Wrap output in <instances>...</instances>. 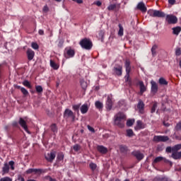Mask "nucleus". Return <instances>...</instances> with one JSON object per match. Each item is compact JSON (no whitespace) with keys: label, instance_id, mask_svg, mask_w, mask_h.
I'll list each match as a JSON object with an SVG mask.
<instances>
[{"label":"nucleus","instance_id":"1","mask_svg":"<svg viewBox=\"0 0 181 181\" xmlns=\"http://www.w3.org/2000/svg\"><path fill=\"white\" fill-rule=\"evenodd\" d=\"M125 119H127L125 114H124V112H119L116 115L115 122L119 128H124V127H125V124H124V122L122 121H125Z\"/></svg>","mask_w":181,"mask_h":181},{"label":"nucleus","instance_id":"2","mask_svg":"<svg viewBox=\"0 0 181 181\" xmlns=\"http://www.w3.org/2000/svg\"><path fill=\"white\" fill-rule=\"evenodd\" d=\"M124 67L126 69V75L124 76V80L126 83H129L131 84L132 83V80L129 78V74L131 73V62L129 59L125 61Z\"/></svg>","mask_w":181,"mask_h":181},{"label":"nucleus","instance_id":"3","mask_svg":"<svg viewBox=\"0 0 181 181\" xmlns=\"http://www.w3.org/2000/svg\"><path fill=\"white\" fill-rule=\"evenodd\" d=\"M79 45L82 49H86V50H91V48L93 47V42L88 38L82 39L80 41Z\"/></svg>","mask_w":181,"mask_h":181},{"label":"nucleus","instance_id":"4","mask_svg":"<svg viewBox=\"0 0 181 181\" xmlns=\"http://www.w3.org/2000/svg\"><path fill=\"white\" fill-rule=\"evenodd\" d=\"M147 13L149 16H151V18H165V16H166L165 12L159 10L150 9L147 11Z\"/></svg>","mask_w":181,"mask_h":181},{"label":"nucleus","instance_id":"5","mask_svg":"<svg viewBox=\"0 0 181 181\" xmlns=\"http://www.w3.org/2000/svg\"><path fill=\"white\" fill-rule=\"evenodd\" d=\"M63 117L65 119H69V118H71L72 122H74L76 121V115L70 109H66L64 110Z\"/></svg>","mask_w":181,"mask_h":181},{"label":"nucleus","instance_id":"6","mask_svg":"<svg viewBox=\"0 0 181 181\" xmlns=\"http://www.w3.org/2000/svg\"><path fill=\"white\" fill-rule=\"evenodd\" d=\"M45 170L41 168H30L25 171L26 175H30L35 173V175H41V173H45Z\"/></svg>","mask_w":181,"mask_h":181},{"label":"nucleus","instance_id":"7","mask_svg":"<svg viewBox=\"0 0 181 181\" xmlns=\"http://www.w3.org/2000/svg\"><path fill=\"white\" fill-rule=\"evenodd\" d=\"M64 55L66 59H71L76 55V51H74V49H71V47H69V49L66 48Z\"/></svg>","mask_w":181,"mask_h":181},{"label":"nucleus","instance_id":"8","mask_svg":"<svg viewBox=\"0 0 181 181\" xmlns=\"http://www.w3.org/2000/svg\"><path fill=\"white\" fill-rule=\"evenodd\" d=\"M166 21L169 25H175V23H177V17L173 15H167Z\"/></svg>","mask_w":181,"mask_h":181},{"label":"nucleus","instance_id":"9","mask_svg":"<svg viewBox=\"0 0 181 181\" xmlns=\"http://www.w3.org/2000/svg\"><path fill=\"white\" fill-rule=\"evenodd\" d=\"M105 108L107 111H111V110H112V95H109L107 96Z\"/></svg>","mask_w":181,"mask_h":181},{"label":"nucleus","instance_id":"10","mask_svg":"<svg viewBox=\"0 0 181 181\" xmlns=\"http://www.w3.org/2000/svg\"><path fill=\"white\" fill-rule=\"evenodd\" d=\"M153 141L154 142H166L169 141L168 136H154Z\"/></svg>","mask_w":181,"mask_h":181},{"label":"nucleus","instance_id":"11","mask_svg":"<svg viewBox=\"0 0 181 181\" xmlns=\"http://www.w3.org/2000/svg\"><path fill=\"white\" fill-rule=\"evenodd\" d=\"M132 155H133V156H135V158L139 161L142 160V159H144V158H145V156L144 155V153H141V151H133L132 153Z\"/></svg>","mask_w":181,"mask_h":181},{"label":"nucleus","instance_id":"12","mask_svg":"<svg viewBox=\"0 0 181 181\" xmlns=\"http://www.w3.org/2000/svg\"><path fill=\"white\" fill-rule=\"evenodd\" d=\"M56 158V152L52 151L50 153H48L45 156V159L47 160V162H53Z\"/></svg>","mask_w":181,"mask_h":181},{"label":"nucleus","instance_id":"13","mask_svg":"<svg viewBox=\"0 0 181 181\" xmlns=\"http://www.w3.org/2000/svg\"><path fill=\"white\" fill-rule=\"evenodd\" d=\"M18 124L21 125L22 128H23L25 132H28V134H30V132H29V130L28 129V124H26V121H25L23 118L20 117Z\"/></svg>","mask_w":181,"mask_h":181},{"label":"nucleus","instance_id":"14","mask_svg":"<svg viewBox=\"0 0 181 181\" xmlns=\"http://www.w3.org/2000/svg\"><path fill=\"white\" fill-rule=\"evenodd\" d=\"M136 8H137V9H139V11H141V12H142L143 13H146V11H148V8L145 6V3H144L142 1L139 2L137 4Z\"/></svg>","mask_w":181,"mask_h":181},{"label":"nucleus","instance_id":"15","mask_svg":"<svg viewBox=\"0 0 181 181\" xmlns=\"http://www.w3.org/2000/svg\"><path fill=\"white\" fill-rule=\"evenodd\" d=\"M26 54L28 60H33V57H35V51L32 50L30 48H28L26 51Z\"/></svg>","mask_w":181,"mask_h":181},{"label":"nucleus","instance_id":"16","mask_svg":"<svg viewBox=\"0 0 181 181\" xmlns=\"http://www.w3.org/2000/svg\"><path fill=\"white\" fill-rule=\"evenodd\" d=\"M137 108L139 109V112H140V114H144L145 103H144V101H142V100H139V103L137 104Z\"/></svg>","mask_w":181,"mask_h":181},{"label":"nucleus","instance_id":"17","mask_svg":"<svg viewBox=\"0 0 181 181\" xmlns=\"http://www.w3.org/2000/svg\"><path fill=\"white\" fill-rule=\"evenodd\" d=\"M151 93L152 94H156V93H158V83H156V82L152 81L151 82Z\"/></svg>","mask_w":181,"mask_h":181},{"label":"nucleus","instance_id":"18","mask_svg":"<svg viewBox=\"0 0 181 181\" xmlns=\"http://www.w3.org/2000/svg\"><path fill=\"white\" fill-rule=\"evenodd\" d=\"M144 128H145V124H144V122H142V121L141 120H137L136 125L134 127V129L136 131H138L139 129H144Z\"/></svg>","mask_w":181,"mask_h":181},{"label":"nucleus","instance_id":"19","mask_svg":"<svg viewBox=\"0 0 181 181\" xmlns=\"http://www.w3.org/2000/svg\"><path fill=\"white\" fill-rule=\"evenodd\" d=\"M139 86L140 88V95H142L145 91H146V88L145 87V84L144 83V81H139Z\"/></svg>","mask_w":181,"mask_h":181},{"label":"nucleus","instance_id":"20","mask_svg":"<svg viewBox=\"0 0 181 181\" xmlns=\"http://www.w3.org/2000/svg\"><path fill=\"white\" fill-rule=\"evenodd\" d=\"M97 149L100 152V153H102V155H105V153L108 152V148H107V147H105L104 146H98Z\"/></svg>","mask_w":181,"mask_h":181},{"label":"nucleus","instance_id":"21","mask_svg":"<svg viewBox=\"0 0 181 181\" xmlns=\"http://www.w3.org/2000/svg\"><path fill=\"white\" fill-rule=\"evenodd\" d=\"M95 107L99 111H103V109L104 108V104L101 101L98 100L95 103Z\"/></svg>","mask_w":181,"mask_h":181},{"label":"nucleus","instance_id":"22","mask_svg":"<svg viewBox=\"0 0 181 181\" xmlns=\"http://www.w3.org/2000/svg\"><path fill=\"white\" fill-rule=\"evenodd\" d=\"M81 114H87L88 112V105L83 104L80 108Z\"/></svg>","mask_w":181,"mask_h":181},{"label":"nucleus","instance_id":"23","mask_svg":"<svg viewBox=\"0 0 181 181\" xmlns=\"http://www.w3.org/2000/svg\"><path fill=\"white\" fill-rule=\"evenodd\" d=\"M171 158H173V159H175V160L180 159L181 158V151L173 152V153L171 155Z\"/></svg>","mask_w":181,"mask_h":181},{"label":"nucleus","instance_id":"24","mask_svg":"<svg viewBox=\"0 0 181 181\" xmlns=\"http://www.w3.org/2000/svg\"><path fill=\"white\" fill-rule=\"evenodd\" d=\"M153 181H172V180L168 178V177H156L153 179Z\"/></svg>","mask_w":181,"mask_h":181},{"label":"nucleus","instance_id":"25","mask_svg":"<svg viewBox=\"0 0 181 181\" xmlns=\"http://www.w3.org/2000/svg\"><path fill=\"white\" fill-rule=\"evenodd\" d=\"M172 30H173V34L177 36L179 35V33L181 32V28L179 26H177L175 28H173Z\"/></svg>","mask_w":181,"mask_h":181},{"label":"nucleus","instance_id":"26","mask_svg":"<svg viewBox=\"0 0 181 181\" xmlns=\"http://www.w3.org/2000/svg\"><path fill=\"white\" fill-rule=\"evenodd\" d=\"M115 73L116 76H122V66H119L118 68H115Z\"/></svg>","mask_w":181,"mask_h":181},{"label":"nucleus","instance_id":"27","mask_svg":"<svg viewBox=\"0 0 181 181\" xmlns=\"http://www.w3.org/2000/svg\"><path fill=\"white\" fill-rule=\"evenodd\" d=\"M3 175H5V173H9V165L8 163H5L4 165L2 168Z\"/></svg>","mask_w":181,"mask_h":181},{"label":"nucleus","instance_id":"28","mask_svg":"<svg viewBox=\"0 0 181 181\" xmlns=\"http://www.w3.org/2000/svg\"><path fill=\"white\" fill-rule=\"evenodd\" d=\"M80 107H81V103H79L78 105H74L72 106V110L76 111L78 115L80 114Z\"/></svg>","mask_w":181,"mask_h":181},{"label":"nucleus","instance_id":"29","mask_svg":"<svg viewBox=\"0 0 181 181\" xmlns=\"http://www.w3.org/2000/svg\"><path fill=\"white\" fill-rule=\"evenodd\" d=\"M35 91L37 93L38 95H40L43 93V87L42 86H35Z\"/></svg>","mask_w":181,"mask_h":181},{"label":"nucleus","instance_id":"30","mask_svg":"<svg viewBox=\"0 0 181 181\" xmlns=\"http://www.w3.org/2000/svg\"><path fill=\"white\" fill-rule=\"evenodd\" d=\"M50 66L54 69V70H59V64L54 62L53 60H50Z\"/></svg>","mask_w":181,"mask_h":181},{"label":"nucleus","instance_id":"31","mask_svg":"<svg viewBox=\"0 0 181 181\" xmlns=\"http://www.w3.org/2000/svg\"><path fill=\"white\" fill-rule=\"evenodd\" d=\"M158 83L160 84V86H168V81L163 77L159 78Z\"/></svg>","mask_w":181,"mask_h":181},{"label":"nucleus","instance_id":"32","mask_svg":"<svg viewBox=\"0 0 181 181\" xmlns=\"http://www.w3.org/2000/svg\"><path fill=\"white\" fill-rule=\"evenodd\" d=\"M119 31H118V36H124V27H122V25L119 24Z\"/></svg>","mask_w":181,"mask_h":181},{"label":"nucleus","instance_id":"33","mask_svg":"<svg viewBox=\"0 0 181 181\" xmlns=\"http://www.w3.org/2000/svg\"><path fill=\"white\" fill-rule=\"evenodd\" d=\"M158 49V45H153V47H151V54L153 56V57H155V56H156V49Z\"/></svg>","mask_w":181,"mask_h":181},{"label":"nucleus","instance_id":"34","mask_svg":"<svg viewBox=\"0 0 181 181\" xmlns=\"http://www.w3.org/2000/svg\"><path fill=\"white\" fill-rule=\"evenodd\" d=\"M135 124V119H129L127 121L126 125L127 127H132Z\"/></svg>","mask_w":181,"mask_h":181},{"label":"nucleus","instance_id":"35","mask_svg":"<svg viewBox=\"0 0 181 181\" xmlns=\"http://www.w3.org/2000/svg\"><path fill=\"white\" fill-rule=\"evenodd\" d=\"M23 86L25 87H27L28 88H32V84H30V82L28 80H25L23 81Z\"/></svg>","mask_w":181,"mask_h":181},{"label":"nucleus","instance_id":"36","mask_svg":"<svg viewBox=\"0 0 181 181\" xmlns=\"http://www.w3.org/2000/svg\"><path fill=\"white\" fill-rule=\"evenodd\" d=\"M80 84L83 90H86L87 88V82H86L84 79L80 81Z\"/></svg>","mask_w":181,"mask_h":181},{"label":"nucleus","instance_id":"37","mask_svg":"<svg viewBox=\"0 0 181 181\" xmlns=\"http://www.w3.org/2000/svg\"><path fill=\"white\" fill-rule=\"evenodd\" d=\"M181 149V144H177L172 147L173 152H177V151H180Z\"/></svg>","mask_w":181,"mask_h":181},{"label":"nucleus","instance_id":"38","mask_svg":"<svg viewBox=\"0 0 181 181\" xmlns=\"http://www.w3.org/2000/svg\"><path fill=\"white\" fill-rule=\"evenodd\" d=\"M119 149L122 153H127V152H128V147L126 146H120Z\"/></svg>","mask_w":181,"mask_h":181},{"label":"nucleus","instance_id":"39","mask_svg":"<svg viewBox=\"0 0 181 181\" xmlns=\"http://www.w3.org/2000/svg\"><path fill=\"white\" fill-rule=\"evenodd\" d=\"M127 132V136H129L131 138V136H134V131L132 129H129L126 130Z\"/></svg>","mask_w":181,"mask_h":181},{"label":"nucleus","instance_id":"40","mask_svg":"<svg viewBox=\"0 0 181 181\" xmlns=\"http://www.w3.org/2000/svg\"><path fill=\"white\" fill-rule=\"evenodd\" d=\"M89 168H90V169H91L92 172H94L95 170V169H97V164H95L94 163H90L89 164Z\"/></svg>","mask_w":181,"mask_h":181},{"label":"nucleus","instance_id":"41","mask_svg":"<svg viewBox=\"0 0 181 181\" xmlns=\"http://www.w3.org/2000/svg\"><path fill=\"white\" fill-rule=\"evenodd\" d=\"M163 159V157L158 156L153 160V163H159V162H162Z\"/></svg>","mask_w":181,"mask_h":181},{"label":"nucleus","instance_id":"42","mask_svg":"<svg viewBox=\"0 0 181 181\" xmlns=\"http://www.w3.org/2000/svg\"><path fill=\"white\" fill-rule=\"evenodd\" d=\"M73 149L75 152H78V151L81 150V146H80V144H75L73 146Z\"/></svg>","mask_w":181,"mask_h":181},{"label":"nucleus","instance_id":"43","mask_svg":"<svg viewBox=\"0 0 181 181\" xmlns=\"http://www.w3.org/2000/svg\"><path fill=\"white\" fill-rule=\"evenodd\" d=\"M57 160H59V162L61 160H63L64 159V154L63 153H58L57 155Z\"/></svg>","mask_w":181,"mask_h":181},{"label":"nucleus","instance_id":"44","mask_svg":"<svg viewBox=\"0 0 181 181\" xmlns=\"http://www.w3.org/2000/svg\"><path fill=\"white\" fill-rule=\"evenodd\" d=\"M21 93L22 94H23V95L25 97H27V95H29V92L28 91V90H26V88H21Z\"/></svg>","mask_w":181,"mask_h":181},{"label":"nucleus","instance_id":"45","mask_svg":"<svg viewBox=\"0 0 181 181\" xmlns=\"http://www.w3.org/2000/svg\"><path fill=\"white\" fill-rule=\"evenodd\" d=\"M156 108H158V103H154L151 107V114H153V112L156 111Z\"/></svg>","mask_w":181,"mask_h":181},{"label":"nucleus","instance_id":"46","mask_svg":"<svg viewBox=\"0 0 181 181\" xmlns=\"http://www.w3.org/2000/svg\"><path fill=\"white\" fill-rule=\"evenodd\" d=\"M51 130L52 131V132H57V126L56 125V124H52L51 125Z\"/></svg>","mask_w":181,"mask_h":181},{"label":"nucleus","instance_id":"47","mask_svg":"<svg viewBox=\"0 0 181 181\" xmlns=\"http://www.w3.org/2000/svg\"><path fill=\"white\" fill-rule=\"evenodd\" d=\"M8 165H9V166H11V170H15V167H14L15 162L13 160L9 161Z\"/></svg>","mask_w":181,"mask_h":181},{"label":"nucleus","instance_id":"48","mask_svg":"<svg viewBox=\"0 0 181 181\" xmlns=\"http://www.w3.org/2000/svg\"><path fill=\"white\" fill-rule=\"evenodd\" d=\"M181 55V48L180 47H177L175 49V56H180Z\"/></svg>","mask_w":181,"mask_h":181},{"label":"nucleus","instance_id":"49","mask_svg":"<svg viewBox=\"0 0 181 181\" xmlns=\"http://www.w3.org/2000/svg\"><path fill=\"white\" fill-rule=\"evenodd\" d=\"M31 47H33V49L35 50H37V49H39V45L36 42H32Z\"/></svg>","mask_w":181,"mask_h":181},{"label":"nucleus","instance_id":"50","mask_svg":"<svg viewBox=\"0 0 181 181\" xmlns=\"http://www.w3.org/2000/svg\"><path fill=\"white\" fill-rule=\"evenodd\" d=\"M175 131H181V122H178L175 127Z\"/></svg>","mask_w":181,"mask_h":181},{"label":"nucleus","instance_id":"51","mask_svg":"<svg viewBox=\"0 0 181 181\" xmlns=\"http://www.w3.org/2000/svg\"><path fill=\"white\" fill-rule=\"evenodd\" d=\"M0 181H12V179L9 177H5L3 178H1Z\"/></svg>","mask_w":181,"mask_h":181},{"label":"nucleus","instance_id":"52","mask_svg":"<svg viewBox=\"0 0 181 181\" xmlns=\"http://www.w3.org/2000/svg\"><path fill=\"white\" fill-rule=\"evenodd\" d=\"M165 152H167L168 153H170L171 152H173L172 148H171L170 146H168V147L165 148Z\"/></svg>","mask_w":181,"mask_h":181},{"label":"nucleus","instance_id":"53","mask_svg":"<svg viewBox=\"0 0 181 181\" xmlns=\"http://www.w3.org/2000/svg\"><path fill=\"white\" fill-rule=\"evenodd\" d=\"M93 5H96L97 6H101V5H103V3H101V1H97L93 3Z\"/></svg>","mask_w":181,"mask_h":181},{"label":"nucleus","instance_id":"54","mask_svg":"<svg viewBox=\"0 0 181 181\" xmlns=\"http://www.w3.org/2000/svg\"><path fill=\"white\" fill-rule=\"evenodd\" d=\"M87 128L89 131H90V132H95V130H94V128H93L91 126L88 125Z\"/></svg>","mask_w":181,"mask_h":181},{"label":"nucleus","instance_id":"55","mask_svg":"<svg viewBox=\"0 0 181 181\" xmlns=\"http://www.w3.org/2000/svg\"><path fill=\"white\" fill-rule=\"evenodd\" d=\"M46 179H48V180H49V181H57V180H56V179L52 178V177H50V175L47 176Z\"/></svg>","mask_w":181,"mask_h":181},{"label":"nucleus","instance_id":"56","mask_svg":"<svg viewBox=\"0 0 181 181\" xmlns=\"http://www.w3.org/2000/svg\"><path fill=\"white\" fill-rule=\"evenodd\" d=\"M168 4H170V5H175L176 4V0H168Z\"/></svg>","mask_w":181,"mask_h":181},{"label":"nucleus","instance_id":"57","mask_svg":"<svg viewBox=\"0 0 181 181\" xmlns=\"http://www.w3.org/2000/svg\"><path fill=\"white\" fill-rule=\"evenodd\" d=\"M108 11H113L114 9V4H110L108 7H107Z\"/></svg>","mask_w":181,"mask_h":181},{"label":"nucleus","instance_id":"58","mask_svg":"<svg viewBox=\"0 0 181 181\" xmlns=\"http://www.w3.org/2000/svg\"><path fill=\"white\" fill-rule=\"evenodd\" d=\"M49 11V7H47V6H45L43 7V11L44 12H47Z\"/></svg>","mask_w":181,"mask_h":181},{"label":"nucleus","instance_id":"59","mask_svg":"<svg viewBox=\"0 0 181 181\" xmlns=\"http://www.w3.org/2000/svg\"><path fill=\"white\" fill-rule=\"evenodd\" d=\"M38 33L42 36V35H45V31L43 30H39Z\"/></svg>","mask_w":181,"mask_h":181},{"label":"nucleus","instance_id":"60","mask_svg":"<svg viewBox=\"0 0 181 181\" xmlns=\"http://www.w3.org/2000/svg\"><path fill=\"white\" fill-rule=\"evenodd\" d=\"M74 2H76V4H83V0H72Z\"/></svg>","mask_w":181,"mask_h":181},{"label":"nucleus","instance_id":"61","mask_svg":"<svg viewBox=\"0 0 181 181\" xmlns=\"http://www.w3.org/2000/svg\"><path fill=\"white\" fill-rule=\"evenodd\" d=\"M2 77V64H0V78Z\"/></svg>","mask_w":181,"mask_h":181},{"label":"nucleus","instance_id":"62","mask_svg":"<svg viewBox=\"0 0 181 181\" xmlns=\"http://www.w3.org/2000/svg\"><path fill=\"white\" fill-rule=\"evenodd\" d=\"M165 162H167L168 163H169L170 166H173V163H172V161H170L169 160H165Z\"/></svg>","mask_w":181,"mask_h":181},{"label":"nucleus","instance_id":"63","mask_svg":"<svg viewBox=\"0 0 181 181\" xmlns=\"http://www.w3.org/2000/svg\"><path fill=\"white\" fill-rule=\"evenodd\" d=\"M12 125H13V127H18V122H13V123H12Z\"/></svg>","mask_w":181,"mask_h":181},{"label":"nucleus","instance_id":"64","mask_svg":"<svg viewBox=\"0 0 181 181\" xmlns=\"http://www.w3.org/2000/svg\"><path fill=\"white\" fill-rule=\"evenodd\" d=\"M163 125H165V127H170V124L166 123V122H163Z\"/></svg>","mask_w":181,"mask_h":181}]
</instances>
